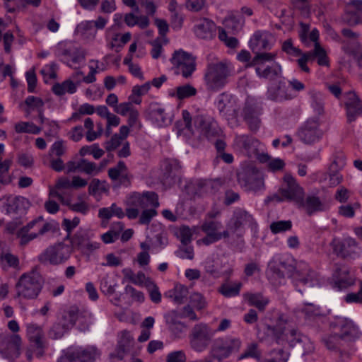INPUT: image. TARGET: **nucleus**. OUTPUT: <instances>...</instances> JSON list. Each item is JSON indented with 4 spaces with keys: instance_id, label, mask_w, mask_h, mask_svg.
Returning <instances> with one entry per match:
<instances>
[{
    "instance_id": "1",
    "label": "nucleus",
    "mask_w": 362,
    "mask_h": 362,
    "mask_svg": "<svg viewBox=\"0 0 362 362\" xmlns=\"http://www.w3.org/2000/svg\"><path fill=\"white\" fill-rule=\"evenodd\" d=\"M273 341L281 346L273 349V362H287L290 353L286 349V346L288 344L290 347H293L298 343H301L302 335L288 325L284 315H281L276 325L273 327Z\"/></svg>"
},
{
    "instance_id": "2",
    "label": "nucleus",
    "mask_w": 362,
    "mask_h": 362,
    "mask_svg": "<svg viewBox=\"0 0 362 362\" xmlns=\"http://www.w3.org/2000/svg\"><path fill=\"white\" fill-rule=\"evenodd\" d=\"M231 72V64L227 61L209 63L204 74L207 89L218 91L223 88L227 83Z\"/></svg>"
},
{
    "instance_id": "3",
    "label": "nucleus",
    "mask_w": 362,
    "mask_h": 362,
    "mask_svg": "<svg viewBox=\"0 0 362 362\" xmlns=\"http://www.w3.org/2000/svg\"><path fill=\"white\" fill-rule=\"evenodd\" d=\"M43 279L38 272L32 271L25 273L16 284L17 295L24 298H35L41 291Z\"/></svg>"
},
{
    "instance_id": "4",
    "label": "nucleus",
    "mask_w": 362,
    "mask_h": 362,
    "mask_svg": "<svg viewBox=\"0 0 362 362\" xmlns=\"http://www.w3.org/2000/svg\"><path fill=\"white\" fill-rule=\"evenodd\" d=\"M238 184L247 191H259L264 188V175L252 164L242 168L237 174Z\"/></svg>"
},
{
    "instance_id": "5",
    "label": "nucleus",
    "mask_w": 362,
    "mask_h": 362,
    "mask_svg": "<svg viewBox=\"0 0 362 362\" xmlns=\"http://www.w3.org/2000/svg\"><path fill=\"white\" fill-rule=\"evenodd\" d=\"M42 221V216H39L18 229L16 232V237L20 240L19 244L21 246L26 245L31 240L44 235L52 229V224L49 223H45L41 226Z\"/></svg>"
},
{
    "instance_id": "6",
    "label": "nucleus",
    "mask_w": 362,
    "mask_h": 362,
    "mask_svg": "<svg viewBox=\"0 0 362 362\" xmlns=\"http://www.w3.org/2000/svg\"><path fill=\"white\" fill-rule=\"evenodd\" d=\"M241 341L236 338L219 337L211 345L210 355L214 359L221 361L228 358L233 353L239 351Z\"/></svg>"
},
{
    "instance_id": "7",
    "label": "nucleus",
    "mask_w": 362,
    "mask_h": 362,
    "mask_svg": "<svg viewBox=\"0 0 362 362\" xmlns=\"http://www.w3.org/2000/svg\"><path fill=\"white\" fill-rule=\"evenodd\" d=\"M212 337L213 332L206 324H196L189 334L190 347L196 352H202L208 348Z\"/></svg>"
},
{
    "instance_id": "8",
    "label": "nucleus",
    "mask_w": 362,
    "mask_h": 362,
    "mask_svg": "<svg viewBox=\"0 0 362 362\" xmlns=\"http://www.w3.org/2000/svg\"><path fill=\"white\" fill-rule=\"evenodd\" d=\"M170 62L173 65L175 74H181L185 78L190 77L196 70V57L182 49L173 52Z\"/></svg>"
},
{
    "instance_id": "9",
    "label": "nucleus",
    "mask_w": 362,
    "mask_h": 362,
    "mask_svg": "<svg viewBox=\"0 0 362 362\" xmlns=\"http://www.w3.org/2000/svg\"><path fill=\"white\" fill-rule=\"evenodd\" d=\"M333 253L344 259H355L361 253V248L354 238L333 239L330 243Z\"/></svg>"
},
{
    "instance_id": "10",
    "label": "nucleus",
    "mask_w": 362,
    "mask_h": 362,
    "mask_svg": "<svg viewBox=\"0 0 362 362\" xmlns=\"http://www.w3.org/2000/svg\"><path fill=\"white\" fill-rule=\"evenodd\" d=\"M278 268H273V286L286 284V276L293 277L298 269L295 259L289 255L281 256L276 262Z\"/></svg>"
},
{
    "instance_id": "11",
    "label": "nucleus",
    "mask_w": 362,
    "mask_h": 362,
    "mask_svg": "<svg viewBox=\"0 0 362 362\" xmlns=\"http://www.w3.org/2000/svg\"><path fill=\"white\" fill-rule=\"evenodd\" d=\"M71 253V248L64 243L48 247L38 256V260L43 264L58 265L67 260Z\"/></svg>"
},
{
    "instance_id": "12",
    "label": "nucleus",
    "mask_w": 362,
    "mask_h": 362,
    "mask_svg": "<svg viewBox=\"0 0 362 362\" xmlns=\"http://www.w3.org/2000/svg\"><path fill=\"white\" fill-rule=\"evenodd\" d=\"M22 340L17 334H0V353L3 357L14 361L21 354Z\"/></svg>"
},
{
    "instance_id": "13",
    "label": "nucleus",
    "mask_w": 362,
    "mask_h": 362,
    "mask_svg": "<svg viewBox=\"0 0 362 362\" xmlns=\"http://www.w3.org/2000/svg\"><path fill=\"white\" fill-rule=\"evenodd\" d=\"M323 135L317 119H308L298 130L297 136L305 144L319 141Z\"/></svg>"
},
{
    "instance_id": "14",
    "label": "nucleus",
    "mask_w": 362,
    "mask_h": 362,
    "mask_svg": "<svg viewBox=\"0 0 362 362\" xmlns=\"http://www.w3.org/2000/svg\"><path fill=\"white\" fill-rule=\"evenodd\" d=\"M129 206L143 209L157 208L159 206L158 196L154 192H145L142 194L134 192L127 198Z\"/></svg>"
},
{
    "instance_id": "15",
    "label": "nucleus",
    "mask_w": 362,
    "mask_h": 362,
    "mask_svg": "<svg viewBox=\"0 0 362 362\" xmlns=\"http://www.w3.org/2000/svg\"><path fill=\"white\" fill-rule=\"evenodd\" d=\"M283 179L284 185L281 189V195L286 199L293 201L297 206L300 199L305 197L303 188L289 173L285 174Z\"/></svg>"
},
{
    "instance_id": "16",
    "label": "nucleus",
    "mask_w": 362,
    "mask_h": 362,
    "mask_svg": "<svg viewBox=\"0 0 362 362\" xmlns=\"http://www.w3.org/2000/svg\"><path fill=\"white\" fill-rule=\"evenodd\" d=\"M93 233L81 229L71 239L72 247L77 248L83 253L92 252L100 247V243L93 240Z\"/></svg>"
},
{
    "instance_id": "17",
    "label": "nucleus",
    "mask_w": 362,
    "mask_h": 362,
    "mask_svg": "<svg viewBox=\"0 0 362 362\" xmlns=\"http://www.w3.org/2000/svg\"><path fill=\"white\" fill-rule=\"evenodd\" d=\"M100 355L95 346H88L86 349H77L66 352L62 358L65 362H90L95 361Z\"/></svg>"
},
{
    "instance_id": "18",
    "label": "nucleus",
    "mask_w": 362,
    "mask_h": 362,
    "mask_svg": "<svg viewBox=\"0 0 362 362\" xmlns=\"http://www.w3.org/2000/svg\"><path fill=\"white\" fill-rule=\"evenodd\" d=\"M108 175L114 182V187H128L131 185L132 176L122 160H119L115 167L108 170Z\"/></svg>"
},
{
    "instance_id": "19",
    "label": "nucleus",
    "mask_w": 362,
    "mask_h": 362,
    "mask_svg": "<svg viewBox=\"0 0 362 362\" xmlns=\"http://www.w3.org/2000/svg\"><path fill=\"white\" fill-rule=\"evenodd\" d=\"M297 206L303 209L308 216L315 213L325 211L328 209L326 202L315 194H308L300 199Z\"/></svg>"
},
{
    "instance_id": "20",
    "label": "nucleus",
    "mask_w": 362,
    "mask_h": 362,
    "mask_svg": "<svg viewBox=\"0 0 362 362\" xmlns=\"http://www.w3.org/2000/svg\"><path fill=\"white\" fill-rule=\"evenodd\" d=\"M222 228L223 225L221 221H205L201 227L202 230L206 235L202 239V243L206 245H209L221 240L223 235L220 230Z\"/></svg>"
},
{
    "instance_id": "21",
    "label": "nucleus",
    "mask_w": 362,
    "mask_h": 362,
    "mask_svg": "<svg viewBox=\"0 0 362 362\" xmlns=\"http://www.w3.org/2000/svg\"><path fill=\"white\" fill-rule=\"evenodd\" d=\"M245 229L240 228V225L234 221H229L226 224V228L222 231L223 238L226 243L233 246H242L244 243L243 236Z\"/></svg>"
},
{
    "instance_id": "22",
    "label": "nucleus",
    "mask_w": 362,
    "mask_h": 362,
    "mask_svg": "<svg viewBox=\"0 0 362 362\" xmlns=\"http://www.w3.org/2000/svg\"><path fill=\"white\" fill-rule=\"evenodd\" d=\"M296 281H298L305 285L308 284L310 286L318 283V278L316 272L311 269L309 265L304 262H300L298 264V269L296 274L293 277Z\"/></svg>"
},
{
    "instance_id": "23",
    "label": "nucleus",
    "mask_w": 362,
    "mask_h": 362,
    "mask_svg": "<svg viewBox=\"0 0 362 362\" xmlns=\"http://www.w3.org/2000/svg\"><path fill=\"white\" fill-rule=\"evenodd\" d=\"M216 185L217 183L212 180H196L187 185V192L188 194L198 197L213 194L216 191Z\"/></svg>"
},
{
    "instance_id": "24",
    "label": "nucleus",
    "mask_w": 362,
    "mask_h": 362,
    "mask_svg": "<svg viewBox=\"0 0 362 362\" xmlns=\"http://www.w3.org/2000/svg\"><path fill=\"white\" fill-rule=\"evenodd\" d=\"M235 144L238 148L243 150L250 158H253V155L259 151V147H263V145L257 139L247 135L236 136Z\"/></svg>"
},
{
    "instance_id": "25",
    "label": "nucleus",
    "mask_w": 362,
    "mask_h": 362,
    "mask_svg": "<svg viewBox=\"0 0 362 362\" xmlns=\"http://www.w3.org/2000/svg\"><path fill=\"white\" fill-rule=\"evenodd\" d=\"M293 97L286 80L281 76H273V100H291Z\"/></svg>"
},
{
    "instance_id": "26",
    "label": "nucleus",
    "mask_w": 362,
    "mask_h": 362,
    "mask_svg": "<svg viewBox=\"0 0 362 362\" xmlns=\"http://www.w3.org/2000/svg\"><path fill=\"white\" fill-rule=\"evenodd\" d=\"M146 114L148 119L159 127L168 124L171 120L165 109L156 103L150 104Z\"/></svg>"
},
{
    "instance_id": "27",
    "label": "nucleus",
    "mask_w": 362,
    "mask_h": 362,
    "mask_svg": "<svg viewBox=\"0 0 362 362\" xmlns=\"http://www.w3.org/2000/svg\"><path fill=\"white\" fill-rule=\"evenodd\" d=\"M347 122L351 123L362 114V100L354 93H349V98L345 102Z\"/></svg>"
},
{
    "instance_id": "28",
    "label": "nucleus",
    "mask_w": 362,
    "mask_h": 362,
    "mask_svg": "<svg viewBox=\"0 0 362 362\" xmlns=\"http://www.w3.org/2000/svg\"><path fill=\"white\" fill-rule=\"evenodd\" d=\"M196 36L203 40H211L216 35V25L209 18H202L194 27Z\"/></svg>"
},
{
    "instance_id": "29",
    "label": "nucleus",
    "mask_w": 362,
    "mask_h": 362,
    "mask_svg": "<svg viewBox=\"0 0 362 362\" xmlns=\"http://www.w3.org/2000/svg\"><path fill=\"white\" fill-rule=\"evenodd\" d=\"M334 288L341 291L354 284V279L351 276L349 270L344 267H337L333 274Z\"/></svg>"
},
{
    "instance_id": "30",
    "label": "nucleus",
    "mask_w": 362,
    "mask_h": 362,
    "mask_svg": "<svg viewBox=\"0 0 362 362\" xmlns=\"http://www.w3.org/2000/svg\"><path fill=\"white\" fill-rule=\"evenodd\" d=\"M49 196L57 198L63 205L68 206L73 211L86 214L89 210L88 205L84 202L71 204V194L64 195L59 192H52L49 193Z\"/></svg>"
},
{
    "instance_id": "31",
    "label": "nucleus",
    "mask_w": 362,
    "mask_h": 362,
    "mask_svg": "<svg viewBox=\"0 0 362 362\" xmlns=\"http://www.w3.org/2000/svg\"><path fill=\"white\" fill-rule=\"evenodd\" d=\"M194 124H202L206 123V127H204V131L202 134L207 139H211L216 136L218 134V129L216 122L210 117L197 115L193 117Z\"/></svg>"
},
{
    "instance_id": "32",
    "label": "nucleus",
    "mask_w": 362,
    "mask_h": 362,
    "mask_svg": "<svg viewBox=\"0 0 362 362\" xmlns=\"http://www.w3.org/2000/svg\"><path fill=\"white\" fill-rule=\"evenodd\" d=\"M301 57L304 59L305 58L307 62L317 58L318 65L325 66H329V61L327 52L320 43L314 45V49L313 51L302 53Z\"/></svg>"
},
{
    "instance_id": "33",
    "label": "nucleus",
    "mask_w": 362,
    "mask_h": 362,
    "mask_svg": "<svg viewBox=\"0 0 362 362\" xmlns=\"http://www.w3.org/2000/svg\"><path fill=\"white\" fill-rule=\"evenodd\" d=\"M249 44L250 47L254 54H266L262 51L266 49L269 46L267 33L261 31L255 32L250 39Z\"/></svg>"
},
{
    "instance_id": "34",
    "label": "nucleus",
    "mask_w": 362,
    "mask_h": 362,
    "mask_svg": "<svg viewBox=\"0 0 362 362\" xmlns=\"http://www.w3.org/2000/svg\"><path fill=\"white\" fill-rule=\"evenodd\" d=\"M133 344L134 338L131 333L127 330L122 331L117 348L118 358L122 359L126 353L130 351Z\"/></svg>"
},
{
    "instance_id": "35",
    "label": "nucleus",
    "mask_w": 362,
    "mask_h": 362,
    "mask_svg": "<svg viewBox=\"0 0 362 362\" xmlns=\"http://www.w3.org/2000/svg\"><path fill=\"white\" fill-rule=\"evenodd\" d=\"M230 221H234L240 225V228L245 229V226L253 228L255 224L254 218L247 211L242 209H237L234 211Z\"/></svg>"
},
{
    "instance_id": "36",
    "label": "nucleus",
    "mask_w": 362,
    "mask_h": 362,
    "mask_svg": "<svg viewBox=\"0 0 362 362\" xmlns=\"http://www.w3.org/2000/svg\"><path fill=\"white\" fill-rule=\"evenodd\" d=\"M188 288L182 284H177L174 288L165 293V297L170 299L175 303L182 304L188 296Z\"/></svg>"
},
{
    "instance_id": "37",
    "label": "nucleus",
    "mask_w": 362,
    "mask_h": 362,
    "mask_svg": "<svg viewBox=\"0 0 362 362\" xmlns=\"http://www.w3.org/2000/svg\"><path fill=\"white\" fill-rule=\"evenodd\" d=\"M270 57L269 54H259L251 59V54L249 51L242 49L237 55V59L240 62L247 63L246 67L255 66V64L261 63L262 60L268 59Z\"/></svg>"
},
{
    "instance_id": "38",
    "label": "nucleus",
    "mask_w": 362,
    "mask_h": 362,
    "mask_svg": "<svg viewBox=\"0 0 362 362\" xmlns=\"http://www.w3.org/2000/svg\"><path fill=\"white\" fill-rule=\"evenodd\" d=\"M244 119L247 122L250 131L256 132L260 126V119L258 113L251 105H246L243 109Z\"/></svg>"
},
{
    "instance_id": "39",
    "label": "nucleus",
    "mask_w": 362,
    "mask_h": 362,
    "mask_svg": "<svg viewBox=\"0 0 362 362\" xmlns=\"http://www.w3.org/2000/svg\"><path fill=\"white\" fill-rule=\"evenodd\" d=\"M29 205L28 200L23 197H16L10 200L7 204V212L13 214H23Z\"/></svg>"
},
{
    "instance_id": "40",
    "label": "nucleus",
    "mask_w": 362,
    "mask_h": 362,
    "mask_svg": "<svg viewBox=\"0 0 362 362\" xmlns=\"http://www.w3.org/2000/svg\"><path fill=\"white\" fill-rule=\"evenodd\" d=\"M244 298L248 301L250 305L255 306L259 310H264L265 307L269 303V299L264 298L259 293H247L244 294Z\"/></svg>"
},
{
    "instance_id": "41",
    "label": "nucleus",
    "mask_w": 362,
    "mask_h": 362,
    "mask_svg": "<svg viewBox=\"0 0 362 362\" xmlns=\"http://www.w3.org/2000/svg\"><path fill=\"white\" fill-rule=\"evenodd\" d=\"M0 262L4 270H7L8 268H13L16 270H19L21 269L18 257L9 252L1 254Z\"/></svg>"
},
{
    "instance_id": "42",
    "label": "nucleus",
    "mask_w": 362,
    "mask_h": 362,
    "mask_svg": "<svg viewBox=\"0 0 362 362\" xmlns=\"http://www.w3.org/2000/svg\"><path fill=\"white\" fill-rule=\"evenodd\" d=\"M113 216L119 218L124 217L125 214L121 207L117 206L116 204H112L110 207H104L99 209L98 216L103 219L109 220Z\"/></svg>"
},
{
    "instance_id": "43",
    "label": "nucleus",
    "mask_w": 362,
    "mask_h": 362,
    "mask_svg": "<svg viewBox=\"0 0 362 362\" xmlns=\"http://www.w3.org/2000/svg\"><path fill=\"white\" fill-rule=\"evenodd\" d=\"M341 22L350 27L362 24V16L356 13L353 9L345 7L344 12L341 16Z\"/></svg>"
},
{
    "instance_id": "44",
    "label": "nucleus",
    "mask_w": 362,
    "mask_h": 362,
    "mask_svg": "<svg viewBox=\"0 0 362 362\" xmlns=\"http://www.w3.org/2000/svg\"><path fill=\"white\" fill-rule=\"evenodd\" d=\"M53 93L59 96L66 93L73 94L76 91V86L71 80H65L62 83H57L52 86Z\"/></svg>"
},
{
    "instance_id": "45",
    "label": "nucleus",
    "mask_w": 362,
    "mask_h": 362,
    "mask_svg": "<svg viewBox=\"0 0 362 362\" xmlns=\"http://www.w3.org/2000/svg\"><path fill=\"white\" fill-rule=\"evenodd\" d=\"M341 332L337 334L339 338L341 340L351 338L356 333V327L352 321L344 320L339 322Z\"/></svg>"
},
{
    "instance_id": "46",
    "label": "nucleus",
    "mask_w": 362,
    "mask_h": 362,
    "mask_svg": "<svg viewBox=\"0 0 362 362\" xmlns=\"http://www.w3.org/2000/svg\"><path fill=\"white\" fill-rule=\"evenodd\" d=\"M181 165L177 160H166L164 162V176L165 180H173L180 172Z\"/></svg>"
},
{
    "instance_id": "47",
    "label": "nucleus",
    "mask_w": 362,
    "mask_h": 362,
    "mask_svg": "<svg viewBox=\"0 0 362 362\" xmlns=\"http://www.w3.org/2000/svg\"><path fill=\"white\" fill-rule=\"evenodd\" d=\"M117 281L108 274L103 276L100 282V290L106 296H112L116 291Z\"/></svg>"
},
{
    "instance_id": "48",
    "label": "nucleus",
    "mask_w": 362,
    "mask_h": 362,
    "mask_svg": "<svg viewBox=\"0 0 362 362\" xmlns=\"http://www.w3.org/2000/svg\"><path fill=\"white\" fill-rule=\"evenodd\" d=\"M27 332L30 340L34 342L37 348H42V332L41 328L36 325L31 324L28 325Z\"/></svg>"
},
{
    "instance_id": "49",
    "label": "nucleus",
    "mask_w": 362,
    "mask_h": 362,
    "mask_svg": "<svg viewBox=\"0 0 362 362\" xmlns=\"http://www.w3.org/2000/svg\"><path fill=\"white\" fill-rule=\"evenodd\" d=\"M71 328L61 320L60 322H57L52 325L49 332V337L53 339H60L64 334L67 332Z\"/></svg>"
},
{
    "instance_id": "50",
    "label": "nucleus",
    "mask_w": 362,
    "mask_h": 362,
    "mask_svg": "<svg viewBox=\"0 0 362 362\" xmlns=\"http://www.w3.org/2000/svg\"><path fill=\"white\" fill-rule=\"evenodd\" d=\"M309 95L311 98V105L315 112L319 115H322L324 112V102L322 94L312 90L309 92Z\"/></svg>"
},
{
    "instance_id": "51",
    "label": "nucleus",
    "mask_w": 362,
    "mask_h": 362,
    "mask_svg": "<svg viewBox=\"0 0 362 362\" xmlns=\"http://www.w3.org/2000/svg\"><path fill=\"white\" fill-rule=\"evenodd\" d=\"M241 287H242V283H240V282L235 283L233 286L227 284H223L219 287L218 291L223 296H225L226 298H230V297L238 296L240 293Z\"/></svg>"
},
{
    "instance_id": "52",
    "label": "nucleus",
    "mask_w": 362,
    "mask_h": 362,
    "mask_svg": "<svg viewBox=\"0 0 362 362\" xmlns=\"http://www.w3.org/2000/svg\"><path fill=\"white\" fill-rule=\"evenodd\" d=\"M15 130L17 133L38 134L41 132V128L37 127L33 122H21L15 124Z\"/></svg>"
},
{
    "instance_id": "53",
    "label": "nucleus",
    "mask_w": 362,
    "mask_h": 362,
    "mask_svg": "<svg viewBox=\"0 0 362 362\" xmlns=\"http://www.w3.org/2000/svg\"><path fill=\"white\" fill-rule=\"evenodd\" d=\"M230 103V96L225 93L220 94L217 98V108L219 112L226 116L230 112L229 105Z\"/></svg>"
},
{
    "instance_id": "54",
    "label": "nucleus",
    "mask_w": 362,
    "mask_h": 362,
    "mask_svg": "<svg viewBox=\"0 0 362 362\" xmlns=\"http://www.w3.org/2000/svg\"><path fill=\"white\" fill-rule=\"evenodd\" d=\"M78 171L86 173L88 175L97 174L100 169H97L95 163L90 162L86 159H81L78 161Z\"/></svg>"
},
{
    "instance_id": "55",
    "label": "nucleus",
    "mask_w": 362,
    "mask_h": 362,
    "mask_svg": "<svg viewBox=\"0 0 362 362\" xmlns=\"http://www.w3.org/2000/svg\"><path fill=\"white\" fill-rule=\"evenodd\" d=\"M260 356L261 354L259 351L257 349V344L255 343H252L247 346L246 350L238 356V360L240 361L249 357L259 360Z\"/></svg>"
},
{
    "instance_id": "56",
    "label": "nucleus",
    "mask_w": 362,
    "mask_h": 362,
    "mask_svg": "<svg viewBox=\"0 0 362 362\" xmlns=\"http://www.w3.org/2000/svg\"><path fill=\"white\" fill-rule=\"evenodd\" d=\"M12 165L11 159H5L0 160V179L2 182H11V179L9 175V169Z\"/></svg>"
},
{
    "instance_id": "57",
    "label": "nucleus",
    "mask_w": 362,
    "mask_h": 362,
    "mask_svg": "<svg viewBox=\"0 0 362 362\" xmlns=\"http://www.w3.org/2000/svg\"><path fill=\"white\" fill-rule=\"evenodd\" d=\"M218 38L229 48H236L239 45L238 40L235 37L228 36L227 33L223 28H219Z\"/></svg>"
},
{
    "instance_id": "58",
    "label": "nucleus",
    "mask_w": 362,
    "mask_h": 362,
    "mask_svg": "<svg viewBox=\"0 0 362 362\" xmlns=\"http://www.w3.org/2000/svg\"><path fill=\"white\" fill-rule=\"evenodd\" d=\"M176 93L179 99H184L194 95L197 90L191 85L187 84L177 87Z\"/></svg>"
},
{
    "instance_id": "59",
    "label": "nucleus",
    "mask_w": 362,
    "mask_h": 362,
    "mask_svg": "<svg viewBox=\"0 0 362 362\" xmlns=\"http://www.w3.org/2000/svg\"><path fill=\"white\" fill-rule=\"evenodd\" d=\"M79 310L77 308H71L62 317V320L66 322L70 328L74 327L78 317Z\"/></svg>"
},
{
    "instance_id": "60",
    "label": "nucleus",
    "mask_w": 362,
    "mask_h": 362,
    "mask_svg": "<svg viewBox=\"0 0 362 362\" xmlns=\"http://www.w3.org/2000/svg\"><path fill=\"white\" fill-rule=\"evenodd\" d=\"M189 302L197 310H202L206 306L205 298L199 293H194L189 297Z\"/></svg>"
},
{
    "instance_id": "61",
    "label": "nucleus",
    "mask_w": 362,
    "mask_h": 362,
    "mask_svg": "<svg viewBox=\"0 0 362 362\" xmlns=\"http://www.w3.org/2000/svg\"><path fill=\"white\" fill-rule=\"evenodd\" d=\"M269 56L270 57L268 59L262 60L261 63L259 64H255L256 73L260 78H267L272 73V69L269 66L264 67V64L266 62H269L272 60V54H269Z\"/></svg>"
},
{
    "instance_id": "62",
    "label": "nucleus",
    "mask_w": 362,
    "mask_h": 362,
    "mask_svg": "<svg viewBox=\"0 0 362 362\" xmlns=\"http://www.w3.org/2000/svg\"><path fill=\"white\" fill-rule=\"evenodd\" d=\"M156 209H144L140 215L139 223L143 225H148L152 218L158 214Z\"/></svg>"
},
{
    "instance_id": "63",
    "label": "nucleus",
    "mask_w": 362,
    "mask_h": 362,
    "mask_svg": "<svg viewBox=\"0 0 362 362\" xmlns=\"http://www.w3.org/2000/svg\"><path fill=\"white\" fill-rule=\"evenodd\" d=\"M186 361L187 356L182 350L170 352L166 357V362H186Z\"/></svg>"
},
{
    "instance_id": "64",
    "label": "nucleus",
    "mask_w": 362,
    "mask_h": 362,
    "mask_svg": "<svg viewBox=\"0 0 362 362\" xmlns=\"http://www.w3.org/2000/svg\"><path fill=\"white\" fill-rule=\"evenodd\" d=\"M345 301L348 303L362 304V281L359 284V289L356 293H349L345 296Z\"/></svg>"
}]
</instances>
